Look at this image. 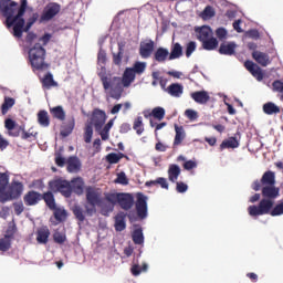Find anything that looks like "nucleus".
I'll use <instances>...</instances> for the list:
<instances>
[{
  "label": "nucleus",
  "instance_id": "f257e3e1",
  "mask_svg": "<svg viewBox=\"0 0 283 283\" xmlns=\"http://www.w3.org/2000/svg\"><path fill=\"white\" fill-rule=\"evenodd\" d=\"M25 10H28V0H21L20 7L12 0H0V12L6 18L7 28H13V36L17 39H21V30L25 24L23 19Z\"/></svg>",
  "mask_w": 283,
  "mask_h": 283
},
{
  "label": "nucleus",
  "instance_id": "f03ea898",
  "mask_svg": "<svg viewBox=\"0 0 283 283\" xmlns=\"http://www.w3.org/2000/svg\"><path fill=\"white\" fill-rule=\"evenodd\" d=\"M274 205L275 201L261 200L258 206L253 205L248 207V213L252 218H258V216H272V218L283 216V202L273 207Z\"/></svg>",
  "mask_w": 283,
  "mask_h": 283
},
{
  "label": "nucleus",
  "instance_id": "7ed1b4c3",
  "mask_svg": "<svg viewBox=\"0 0 283 283\" xmlns=\"http://www.w3.org/2000/svg\"><path fill=\"white\" fill-rule=\"evenodd\" d=\"M29 63L33 72H48L50 70V63L45 61L48 56V51L41 45V43H35L31 49H29Z\"/></svg>",
  "mask_w": 283,
  "mask_h": 283
},
{
  "label": "nucleus",
  "instance_id": "20e7f679",
  "mask_svg": "<svg viewBox=\"0 0 283 283\" xmlns=\"http://www.w3.org/2000/svg\"><path fill=\"white\" fill-rule=\"evenodd\" d=\"M85 193H86V205H84L85 213L86 216L92 218V216L96 213V207L99 205L103 198L101 197V190L92 186H88L85 189Z\"/></svg>",
  "mask_w": 283,
  "mask_h": 283
},
{
  "label": "nucleus",
  "instance_id": "39448f33",
  "mask_svg": "<svg viewBox=\"0 0 283 283\" xmlns=\"http://www.w3.org/2000/svg\"><path fill=\"white\" fill-rule=\"evenodd\" d=\"M21 193H23V184L21 181H13L7 191L1 192L0 202L3 205L10 200H17L21 198Z\"/></svg>",
  "mask_w": 283,
  "mask_h": 283
},
{
  "label": "nucleus",
  "instance_id": "423d86ee",
  "mask_svg": "<svg viewBox=\"0 0 283 283\" xmlns=\"http://www.w3.org/2000/svg\"><path fill=\"white\" fill-rule=\"evenodd\" d=\"M49 187L51 191H57L59 193H62L64 198L72 197V186L67 180L55 179L49 182Z\"/></svg>",
  "mask_w": 283,
  "mask_h": 283
},
{
  "label": "nucleus",
  "instance_id": "0eeeda50",
  "mask_svg": "<svg viewBox=\"0 0 283 283\" xmlns=\"http://www.w3.org/2000/svg\"><path fill=\"white\" fill-rule=\"evenodd\" d=\"M262 187H275V172L268 170L263 174L261 180H255L252 184L253 191H260Z\"/></svg>",
  "mask_w": 283,
  "mask_h": 283
},
{
  "label": "nucleus",
  "instance_id": "6e6552de",
  "mask_svg": "<svg viewBox=\"0 0 283 283\" xmlns=\"http://www.w3.org/2000/svg\"><path fill=\"white\" fill-rule=\"evenodd\" d=\"M59 12H61V4L56 2L49 3L43 10L39 23H48V21H52Z\"/></svg>",
  "mask_w": 283,
  "mask_h": 283
},
{
  "label": "nucleus",
  "instance_id": "1a4fd4ad",
  "mask_svg": "<svg viewBox=\"0 0 283 283\" xmlns=\"http://www.w3.org/2000/svg\"><path fill=\"white\" fill-rule=\"evenodd\" d=\"M107 120V114L105 111L101 108H95L92 113L91 123L95 127V132H101L103 129V125H105Z\"/></svg>",
  "mask_w": 283,
  "mask_h": 283
},
{
  "label": "nucleus",
  "instance_id": "9d476101",
  "mask_svg": "<svg viewBox=\"0 0 283 283\" xmlns=\"http://www.w3.org/2000/svg\"><path fill=\"white\" fill-rule=\"evenodd\" d=\"M135 209L137 211V217L139 220H145V218H147V196L140 192L137 195Z\"/></svg>",
  "mask_w": 283,
  "mask_h": 283
},
{
  "label": "nucleus",
  "instance_id": "9b49d317",
  "mask_svg": "<svg viewBox=\"0 0 283 283\" xmlns=\"http://www.w3.org/2000/svg\"><path fill=\"white\" fill-rule=\"evenodd\" d=\"M155 48L156 43L154 42V40L149 39L142 41L139 44V55L142 56V59H149V56L154 54Z\"/></svg>",
  "mask_w": 283,
  "mask_h": 283
},
{
  "label": "nucleus",
  "instance_id": "f8f14e48",
  "mask_svg": "<svg viewBox=\"0 0 283 283\" xmlns=\"http://www.w3.org/2000/svg\"><path fill=\"white\" fill-rule=\"evenodd\" d=\"M4 127L8 130V136H11L12 138H19L23 130V128L12 118H7L4 120Z\"/></svg>",
  "mask_w": 283,
  "mask_h": 283
},
{
  "label": "nucleus",
  "instance_id": "ddd939ff",
  "mask_svg": "<svg viewBox=\"0 0 283 283\" xmlns=\"http://www.w3.org/2000/svg\"><path fill=\"white\" fill-rule=\"evenodd\" d=\"M244 67L248 70V72H250V74H252L254 78H256V81H264V72L262 71V67H260L253 61H245Z\"/></svg>",
  "mask_w": 283,
  "mask_h": 283
},
{
  "label": "nucleus",
  "instance_id": "4468645a",
  "mask_svg": "<svg viewBox=\"0 0 283 283\" xmlns=\"http://www.w3.org/2000/svg\"><path fill=\"white\" fill-rule=\"evenodd\" d=\"M261 193L263 197L261 200H271L274 202L275 198L280 196V188L275 186H263L261 187Z\"/></svg>",
  "mask_w": 283,
  "mask_h": 283
},
{
  "label": "nucleus",
  "instance_id": "2eb2a0df",
  "mask_svg": "<svg viewBox=\"0 0 283 283\" xmlns=\"http://www.w3.org/2000/svg\"><path fill=\"white\" fill-rule=\"evenodd\" d=\"M125 218H128L130 222L134 221L132 213H125L123 211L115 216V231H125L127 229V223H125Z\"/></svg>",
  "mask_w": 283,
  "mask_h": 283
},
{
  "label": "nucleus",
  "instance_id": "dca6fc26",
  "mask_svg": "<svg viewBox=\"0 0 283 283\" xmlns=\"http://www.w3.org/2000/svg\"><path fill=\"white\" fill-rule=\"evenodd\" d=\"M120 209L124 211H129L134 207V196L125 192H119V199L117 201Z\"/></svg>",
  "mask_w": 283,
  "mask_h": 283
},
{
  "label": "nucleus",
  "instance_id": "f3484780",
  "mask_svg": "<svg viewBox=\"0 0 283 283\" xmlns=\"http://www.w3.org/2000/svg\"><path fill=\"white\" fill-rule=\"evenodd\" d=\"M14 239V229L9 228L4 234V238L0 239V251H10L12 247V240Z\"/></svg>",
  "mask_w": 283,
  "mask_h": 283
},
{
  "label": "nucleus",
  "instance_id": "a211bd4d",
  "mask_svg": "<svg viewBox=\"0 0 283 283\" xmlns=\"http://www.w3.org/2000/svg\"><path fill=\"white\" fill-rule=\"evenodd\" d=\"M41 193L34 190H30L28 193L24 195L23 200L27 207H34L41 202Z\"/></svg>",
  "mask_w": 283,
  "mask_h": 283
},
{
  "label": "nucleus",
  "instance_id": "6ab92c4d",
  "mask_svg": "<svg viewBox=\"0 0 283 283\" xmlns=\"http://www.w3.org/2000/svg\"><path fill=\"white\" fill-rule=\"evenodd\" d=\"M66 169L69 171V174H78L81 171V159H78V157L76 156H71L67 158L66 160Z\"/></svg>",
  "mask_w": 283,
  "mask_h": 283
},
{
  "label": "nucleus",
  "instance_id": "aec40b11",
  "mask_svg": "<svg viewBox=\"0 0 283 283\" xmlns=\"http://www.w3.org/2000/svg\"><path fill=\"white\" fill-rule=\"evenodd\" d=\"M71 185V193H76V196H83V191H85V181L81 178H74L70 182Z\"/></svg>",
  "mask_w": 283,
  "mask_h": 283
},
{
  "label": "nucleus",
  "instance_id": "412c9836",
  "mask_svg": "<svg viewBox=\"0 0 283 283\" xmlns=\"http://www.w3.org/2000/svg\"><path fill=\"white\" fill-rule=\"evenodd\" d=\"M235 48H238L235 42H223L219 48V54H223L224 56H233V54H235Z\"/></svg>",
  "mask_w": 283,
  "mask_h": 283
},
{
  "label": "nucleus",
  "instance_id": "4be33fe9",
  "mask_svg": "<svg viewBox=\"0 0 283 283\" xmlns=\"http://www.w3.org/2000/svg\"><path fill=\"white\" fill-rule=\"evenodd\" d=\"M166 92L174 98H180L185 92V86L180 83H172L166 88Z\"/></svg>",
  "mask_w": 283,
  "mask_h": 283
},
{
  "label": "nucleus",
  "instance_id": "5701e85b",
  "mask_svg": "<svg viewBox=\"0 0 283 283\" xmlns=\"http://www.w3.org/2000/svg\"><path fill=\"white\" fill-rule=\"evenodd\" d=\"M190 96L193 98L195 103H198L199 105H207L211 98L207 91H197L191 93Z\"/></svg>",
  "mask_w": 283,
  "mask_h": 283
},
{
  "label": "nucleus",
  "instance_id": "b1692460",
  "mask_svg": "<svg viewBox=\"0 0 283 283\" xmlns=\"http://www.w3.org/2000/svg\"><path fill=\"white\" fill-rule=\"evenodd\" d=\"M252 59H254L259 63V65H262V67H266V65L271 63V59L269 57V54L262 51H253Z\"/></svg>",
  "mask_w": 283,
  "mask_h": 283
},
{
  "label": "nucleus",
  "instance_id": "393cba45",
  "mask_svg": "<svg viewBox=\"0 0 283 283\" xmlns=\"http://www.w3.org/2000/svg\"><path fill=\"white\" fill-rule=\"evenodd\" d=\"M50 240V229L48 227H42L36 231V242L39 244H48Z\"/></svg>",
  "mask_w": 283,
  "mask_h": 283
},
{
  "label": "nucleus",
  "instance_id": "a878e982",
  "mask_svg": "<svg viewBox=\"0 0 283 283\" xmlns=\"http://www.w3.org/2000/svg\"><path fill=\"white\" fill-rule=\"evenodd\" d=\"M134 81H136V73L132 69L127 67L124 71L122 84L124 87H129V85H132Z\"/></svg>",
  "mask_w": 283,
  "mask_h": 283
},
{
  "label": "nucleus",
  "instance_id": "bb28decb",
  "mask_svg": "<svg viewBox=\"0 0 283 283\" xmlns=\"http://www.w3.org/2000/svg\"><path fill=\"white\" fill-rule=\"evenodd\" d=\"M213 31H211L210 27L203 25L197 30V39L203 43L208 39H211Z\"/></svg>",
  "mask_w": 283,
  "mask_h": 283
},
{
  "label": "nucleus",
  "instance_id": "cd10ccee",
  "mask_svg": "<svg viewBox=\"0 0 283 283\" xmlns=\"http://www.w3.org/2000/svg\"><path fill=\"white\" fill-rule=\"evenodd\" d=\"M181 170L180 166L172 164L168 167V180L170 182H178V178L180 177Z\"/></svg>",
  "mask_w": 283,
  "mask_h": 283
},
{
  "label": "nucleus",
  "instance_id": "c85d7f7f",
  "mask_svg": "<svg viewBox=\"0 0 283 283\" xmlns=\"http://www.w3.org/2000/svg\"><path fill=\"white\" fill-rule=\"evenodd\" d=\"M97 207L101 211L102 216H109L114 211V203H109V201L102 198L99 203H97Z\"/></svg>",
  "mask_w": 283,
  "mask_h": 283
},
{
  "label": "nucleus",
  "instance_id": "c756f323",
  "mask_svg": "<svg viewBox=\"0 0 283 283\" xmlns=\"http://www.w3.org/2000/svg\"><path fill=\"white\" fill-rule=\"evenodd\" d=\"M146 187H160L161 189H169V182L167 181V178L165 177H159L155 180H149L146 181L145 184Z\"/></svg>",
  "mask_w": 283,
  "mask_h": 283
},
{
  "label": "nucleus",
  "instance_id": "7c9ffc66",
  "mask_svg": "<svg viewBox=\"0 0 283 283\" xmlns=\"http://www.w3.org/2000/svg\"><path fill=\"white\" fill-rule=\"evenodd\" d=\"M240 147V142H238V138L235 137H230L226 140H223L220 144V151H223V149H238Z\"/></svg>",
  "mask_w": 283,
  "mask_h": 283
},
{
  "label": "nucleus",
  "instance_id": "2f4dec72",
  "mask_svg": "<svg viewBox=\"0 0 283 283\" xmlns=\"http://www.w3.org/2000/svg\"><path fill=\"white\" fill-rule=\"evenodd\" d=\"M42 87L45 90H51V87H59V83L54 81V75L52 73H46L44 77L41 80Z\"/></svg>",
  "mask_w": 283,
  "mask_h": 283
},
{
  "label": "nucleus",
  "instance_id": "473e14b6",
  "mask_svg": "<svg viewBox=\"0 0 283 283\" xmlns=\"http://www.w3.org/2000/svg\"><path fill=\"white\" fill-rule=\"evenodd\" d=\"M167 59H169V50L160 46L155 51L154 60L157 61V63H165Z\"/></svg>",
  "mask_w": 283,
  "mask_h": 283
},
{
  "label": "nucleus",
  "instance_id": "72a5a7b5",
  "mask_svg": "<svg viewBox=\"0 0 283 283\" xmlns=\"http://www.w3.org/2000/svg\"><path fill=\"white\" fill-rule=\"evenodd\" d=\"M263 112L266 114V116H276V114H280L281 109L275 103L268 102L263 104Z\"/></svg>",
  "mask_w": 283,
  "mask_h": 283
},
{
  "label": "nucleus",
  "instance_id": "f704fd0d",
  "mask_svg": "<svg viewBox=\"0 0 283 283\" xmlns=\"http://www.w3.org/2000/svg\"><path fill=\"white\" fill-rule=\"evenodd\" d=\"M102 85L105 91L112 90L114 87V83H120V77H109L106 74L101 75Z\"/></svg>",
  "mask_w": 283,
  "mask_h": 283
},
{
  "label": "nucleus",
  "instance_id": "c9c22d12",
  "mask_svg": "<svg viewBox=\"0 0 283 283\" xmlns=\"http://www.w3.org/2000/svg\"><path fill=\"white\" fill-rule=\"evenodd\" d=\"M180 56H182V45L178 42L174 43L170 49L168 61H176V59H180Z\"/></svg>",
  "mask_w": 283,
  "mask_h": 283
},
{
  "label": "nucleus",
  "instance_id": "e433bc0d",
  "mask_svg": "<svg viewBox=\"0 0 283 283\" xmlns=\"http://www.w3.org/2000/svg\"><path fill=\"white\" fill-rule=\"evenodd\" d=\"M41 200H44L49 209H56V200L54 199V193H52V191H48L41 195Z\"/></svg>",
  "mask_w": 283,
  "mask_h": 283
},
{
  "label": "nucleus",
  "instance_id": "4c0bfd02",
  "mask_svg": "<svg viewBox=\"0 0 283 283\" xmlns=\"http://www.w3.org/2000/svg\"><path fill=\"white\" fill-rule=\"evenodd\" d=\"M175 140H174V146L178 147V145H181L182 142L185 140V127L178 126V124H175Z\"/></svg>",
  "mask_w": 283,
  "mask_h": 283
},
{
  "label": "nucleus",
  "instance_id": "58836bf2",
  "mask_svg": "<svg viewBox=\"0 0 283 283\" xmlns=\"http://www.w3.org/2000/svg\"><path fill=\"white\" fill-rule=\"evenodd\" d=\"M38 123L41 127H50V115L48 111L41 109L38 112Z\"/></svg>",
  "mask_w": 283,
  "mask_h": 283
},
{
  "label": "nucleus",
  "instance_id": "ea45409f",
  "mask_svg": "<svg viewBox=\"0 0 283 283\" xmlns=\"http://www.w3.org/2000/svg\"><path fill=\"white\" fill-rule=\"evenodd\" d=\"M50 114L52 118H55L56 120H65V111L63 109V106H54L50 108Z\"/></svg>",
  "mask_w": 283,
  "mask_h": 283
},
{
  "label": "nucleus",
  "instance_id": "a19ab883",
  "mask_svg": "<svg viewBox=\"0 0 283 283\" xmlns=\"http://www.w3.org/2000/svg\"><path fill=\"white\" fill-rule=\"evenodd\" d=\"M123 54H125V44L118 43V52L113 53L114 65H120L123 63Z\"/></svg>",
  "mask_w": 283,
  "mask_h": 283
},
{
  "label": "nucleus",
  "instance_id": "79ce46f5",
  "mask_svg": "<svg viewBox=\"0 0 283 283\" xmlns=\"http://www.w3.org/2000/svg\"><path fill=\"white\" fill-rule=\"evenodd\" d=\"M39 19V13H33L32 17H30L27 21V24H24L21 29V36H23V32H30L32 25L36 23Z\"/></svg>",
  "mask_w": 283,
  "mask_h": 283
},
{
  "label": "nucleus",
  "instance_id": "37998d69",
  "mask_svg": "<svg viewBox=\"0 0 283 283\" xmlns=\"http://www.w3.org/2000/svg\"><path fill=\"white\" fill-rule=\"evenodd\" d=\"M14 98L12 97H4V102L1 105V114L2 116H6V114H8V112H10V109H12V107H14Z\"/></svg>",
  "mask_w": 283,
  "mask_h": 283
},
{
  "label": "nucleus",
  "instance_id": "c03bdc74",
  "mask_svg": "<svg viewBox=\"0 0 283 283\" xmlns=\"http://www.w3.org/2000/svg\"><path fill=\"white\" fill-rule=\"evenodd\" d=\"M51 211H54V218L57 222H65V220H67V211L63 208H56L55 209H51Z\"/></svg>",
  "mask_w": 283,
  "mask_h": 283
},
{
  "label": "nucleus",
  "instance_id": "a18cd8bd",
  "mask_svg": "<svg viewBox=\"0 0 283 283\" xmlns=\"http://www.w3.org/2000/svg\"><path fill=\"white\" fill-rule=\"evenodd\" d=\"M112 127H114V119H109L108 123L98 130L102 140H109V129H112Z\"/></svg>",
  "mask_w": 283,
  "mask_h": 283
},
{
  "label": "nucleus",
  "instance_id": "49530a36",
  "mask_svg": "<svg viewBox=\"0 0 283 283\" xmlns=\"http://www.w3.org/2000/svg\"><path fill=\"white\" fill-rule=\"evenodd\" d=\"M129 69L135 73V76L136 74L140 76V74H145V70H147V62L137 61L133 64V67Z\"/></svg>",
  "mask_w": 283,
  "mask_h": 283
},
{
  "label": "nucleus",
  "instance_id": "de8ad7c7",
  "mask_svg": "<svg viewBox=\"0 0 283 283\" xmlns=\"http://www.w3.org/2000/svg\"><path fill=\"white\" fill-rule=\"evenodd\" d=\"M122 158H125V154H123V153H119V154L109 153L106 156V160H107V163H109V165H118V163H120Z\"/></svg>",
  "mask_w": 283,
  "mask_h": 283
},
{
  "label": "nucleus",
  "instance_id": "09e8293b",
  "mask_svg": "<svg viewBox=\"0 0 283 283\" xmlns=\"http://www.w3.org/2000/svg\"><path fill=\"white\" fill-rule=\"evenodd\" d=\"M147 269H149V265L147 263H143L142 268L138 264H134L130 268V273L132 275H134L135 277H138V275H140L142 273L147 272Z\"/></svg>",
  "mask_w": 283,
  "mask_h": 283
},
{
  "label": "nucleus",
  "instance_id": "8fccbe9b",
  "mask_svg": "<svg viewBox=\"0 0 283 283\" xmlns=\"http://www.w3.org/2000/svg\"><path fill=\"white\" fill-rule=\"evenodd\" d=\"M133 129L136 130L137 136H142L145 132V124H143V118L140 116L135 118Z\"/></svg>",
  "mask_w": 283,
  "mask_h": 283
},
{
  "label": "nucleus",
  "instance_id": "3c124183",
  "mask_svg": "<svg viewBox=\"0 0 283 283\" xmlns=\"http://www.w3.org/2000/svg\"><path fill=\"white\" fill-rule=\"evenodd\" d=\"M203 50H216L218 48V40L216 38H208V40H205L202 42Z\"/></svg>",
  "mask_w": 283,
  "mask_h": 283
},
{
  "label": "nucleus",
  "instance_id": "603ef678",
  "mask_svg": "<svg viewBox=\"0 0 283 283\" xmlns=\"http://www.w3.org/2000/svg\"><path fill=\"white\" fill-rule=\"evenodd\" d=\"M165 109L160 106H157L153 108V111L149 113V116H153V118H156L157 120H163L165 118Z\"/></svg>",
  "mask_w": 283,
  "mask_h": 283
},
{
  "label": "nucleus",
  "instance_id": "864d4df0",
  "mask_svg": "<svg viewBox=\"0 0 283 283\" xmlns=\"http://www.w3.org/2000/svg\"><path fill=\"white\" fill-rule=\"evenodd\" d=\"M200 17L203 20L213 19V17H216V9H213V7L211 6H207L200 13Z\"/></svg>",
  "mask_w": 283,
  "mask_h": 283
},
{
  "label": "nucleus",
  "instance_id": "5fc2aeb1",
  "mask_svg": "<svg viewBox=\"0 0 283 283\" xmlns=\"http://www.w3.org/2000/svg\"><path fill=\"white\" fill-rule=\"evenodd\" d=\"M134 244H143L145 242V237L143 235V229H136L133 232Z\"/></svg>",
  "mask_w": 283,
  "mask_h": 283
},
{
  "label": "nucleus",
  "instance_id": "6e6d98bb",
  "mask_svg": "<svg viewBox=\"0 0 283 283\" xmlns=\"http://www.w3.org/2000/svg\"><path fill=\"white\" fill-rule=\"evenodd\" d=\"M72 132H74V119L71 120L69 124L62 126L60 134L61 136H63V138H67V136H70Z\"/></svg>",
  "mask_w": 283,
  "mask_h": 283
},
{
  "label": "nucleus",
  "instance_id": "4d7b16f0",
  "mask_svg": "<svg viewBox=\"0 0 283 283\" xmlns=\"http://www.w3.org/2000/svg\"><path fill=\"white\" fill-rule=\"evenodd\" d=\"M85 211H83V208L81 206H74L73 207V216H75L76 220L78 222H85Z\"/></svg>",
  "mask_w": 283,
  "mask_h": 283
},
{
  "label": "nucleus",
  "instance_id": "13d9d810",
  "mask_svg": "<svg viewBox=\"0 0 283 283\" xmlns=\"http://www.w3.org/2000/svg\"><path fill=\"white\" fill-rule=\"evenodd\" d=\"M94 136V128L92 124H87L84 128V143L90 144L92 143V137Z\"/></svg>",
  "mask_w": 283,
  "mask_h": 283
},
{
  "label": "nucleus",
  "instance_id": "bf43d9fd",
  "mask_svg": "<svg viewBox=\"0 0 283 283\" xmlns=\"http://www.w3.org/2000/svg\"><path fill=\"white\" fill-rule=\"evenodd\" d=\"M119 197H120V192L106 193L104 200H106L109 205H113V207H116V205H118Z\"/></svg>",
  "mask_w": 283,
  "mask_h": 283
},
{
  "label": "nucleus",
  "instance_id": "052dcab7",
  "mask_svg": "<svg viewBox=\"0 0 283 283\" xmlns=\"http://www.w3.org/2000/svg\"><path fill=\"white\" fill-rule=\"evenodd\" d=\"M66 240H67V237L65 235V233L60 231H55L53 233V241L55 242V244H64Z\"/></svg>",
  "mask_w": 283,
  "mask_h": 283
},
{
  "label": "nucleus",
  "instance_id": "680f3d73",
  "mask_svg": "<svg viewBox=\"0 0 283 283\" xmlns=\"http://www.w3.org/2000/svg\"><path fill=\"white\" fill-rule=\"evenodd\" d=\"M272 87L274 92H279L281 94L280 101L283 103V82L280 80H276L273 82Z\"/></svg>",
  "mask_w": 283,
  "mask_h": 283
},
{
  "label": "nucleus",
  "instance_id": "e2e57ef3",
  "mask_svg": "<svg viewBox=\"0 0 283 283\" xmlns=\"http://www.w3.org/2000/svg\"><path fill=\"white\" fill-rule=\"evenodd\" d=\"M117 185H129V179H127V175L125 172L117 174V178L115 179Z\"/></svg>",
  "mask_w": 283,
  "mask_h": 283
},
{
  "label": "nucleus",
  "instance_id": "0e129e2a",
  "mask_svg": "<svg viewBox=\"0 0 283 283\" xmlns=\"http://www.w3.org/2000/svg\"><path fill=\"white\" fill-rule=\"evenodd\" d=\"M196 42L195 41H190L187 43L186 45V56L187 59H189V56H191L192 52H196Z\"/></svg>",
  "mask_w": 283,
  "mask_h": 283
},
{
  "label": "nucleus",
  "instance_id": "69168bd1",
  "mask_svg": "<svg viewBox=\"0 0 283 283\" xmlns=\"http://www.w3.org/2000/svg\"><path fill=\"white\" fill-rule=\"evenodd\" d=\"M189 189V186L182 181H176V191L177 193H186Z\"/></svg>",
  "mask_w": 283,
  "mask_h": 283
},
{
  "label": "nucleus",
  "instance_id": "338daca9",
  "mask_svg": "<svg viewBox=\"0 0 283 283\" xmlns=\"http://www.w3.org/2000/svg\"><path fill=\"white\" fill-rule=\"evenodd\" d=\"M65 163H67V160H65V157H63L61 153H55V165L57 167H65Z\"/></svg>",
  "mask_w": 283,
  "mask_h": 283
},
{
  "label": "nucleus",
  "instance_id": "774afa93",
  "mask_svg": "<svg viewBox=\"0 0 283 283\" xmlns=\"http://www.w3.org/2000/svg\"><path fill=\"white\" fill-rule=\"evenodd\" d=\"M185 116L189 118L190 120H198V112L193 109H186Z\"/></svg>",
  "mask_w": 283,
  "mask_h": 283
}]
</instances>
